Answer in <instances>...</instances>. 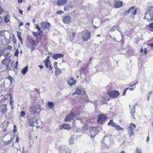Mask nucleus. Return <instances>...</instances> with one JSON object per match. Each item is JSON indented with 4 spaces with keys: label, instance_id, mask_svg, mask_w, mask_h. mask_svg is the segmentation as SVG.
<instances>
[{
    "label": "nucleus",
    "instance_id": "nucleus-12",
    "mask_svg": "<svg viewBox=\"0 0 153 153\" xmlns=\"http://www.w3.org/2000/svg\"><path fill=\"white\" fill-rule=\"evenodd\" d=\"M114 0L115 2L114 3V5L116 8H119L123 5V3L122 1H118L116 0Z\"/></svg>",
    "mask_w": 153,
    "mask_h": 153
},
{
    "label": "nucleus",
    "instance_id": "nucleus-52",
    "mask_svg": "<svg viewBox=\"0 0 153 153\" xmlns=\"http://www.w3.org/2000/svg\"><path fill=\"white\" fill-rule=\"evenodd\" d=\"M7 99V98H6V97H4V98H2V99L1 100V102L3 103L4 102V100H6Z\"/></svg>",
    "mask_w": 153,
    "mask_h": 153
},
{
    "label": "nucleus",
    "instance_id": "nucleus-30",
    "mask_svg": "<svg viewBox=\"0 0 153 153\" xmlns=\"http://www.w3.org/2000/svg\"><path fill=\"white\" fill-rule=\"evenodd\" d=\"M115 128L117 130H120V129L123 131L124 130V129L123 128L121 127L118 125H116Z\"/></svg>",
    "mask_w": 153,
    "mask_h": 153
},
{
    "label": "nucleus",
    "instance_id": "nucleus-2",
    "mask_svg": "<svg viewBox=\"0 0 153 153\" xmlns=\"http://www.w3.org/2000/svg\"><path fill=\"white\" fill-rule=\"evenodd\" d=\"M90 31L85 30L82 32V39L83 41H87L91 37Z\"/></svg>",
    "mask_w": 153,
    "mask_h": 153
},
{
    "label": "nucleus",
    "instance_id": "nucleus-48",
    "mask_svg": "<svg viewBox=\"0 0 153 153\" xmlns=\"http://www.w3.org/2000/svg\"><path fill=\"white\" fill-rule=\"evenodd\" d=\"M149 26L151 28L153 29V22L149 24Z\"/></svg>",
    "mask_w": 153,
    "mask_h": 153
},
{
    "label": "nucleus",
    "instance_id": "nucleus-59",
    "mask_svg": "<svg viewBox=\"0 0 153 153\" xmlns=\"http://www.w3.org/2000/svg\"><path fill=\"white\" fill-rule=\"evenodd\" d=\"M7 104H4L3 105H2L0 107H4L6 108L7 107Z\"/></svg>",
    "mask_w": 153,
    "mask_h": 153
},
{
    "label": "nucleus",
    "instance_id": "nucleus-4",
    "mask_svg": "<svg viewBox=\"0 0 153 153\" xmlns=\"http://www.w3.org/2000/svg\"><path fill=\"white\" fill-rule=\"evenodd\" d=\"M107 117L104 114H100L98 115L97 121L100 123L103 124L105 123V120L106 119Z\"/></svg>",
    "mask_w": 153,
    "mask_h": 153
},
{
    "label": "nucleus",
    "instance_id": "nucleus-16",
    "mask_svg": "<svg viewBox=\"0 0 153 153\" xmlns=\"http://www.w3.org/2000/svg\"><path fill=\"white\" fill-rule=\"evenodd\" d=\"M50 23L47 22H43L41 24L42 27L45 29H48L50 26Z\"/></svg>",
    "mask_w": 153,
    "mask_h": 153
},
{
    "label": "nucleus",
    "instance_id": "nucleus-61",
    "mask_svg": "<svg viewBox=\"0 0 153 153\" xmlns=\"http://www.w3.org/2000/svg\"><path fill=\"white\" fill-rule=\"evenodd\" d=\"M19 138L18 137H17L16 138V142L18 143L19 141Z\"/></svg>",
    "mask_w": 153,
    "mask_h": 153
},
{
    "label": "nucleus",
    "instance_id": "nucleus-31",
    "mask_svg": "<svg viewBox=\"0 0 153 153\" xmlns=\"http://www.w3.org/2000/svg\"><path fill=\"white\" fill-rule=\"evenodd\" d=\"M66 148V146L65 145H62L60 147V151H64L65 150Z\"/></svg>",
    "mask_w": 153,
    "mask_h": 153
},
{
    "label": "nucleus",
    "instance_id": "nucleus-56",
    "mask_svg": "<svg viewBox=\"0 0 153 153\" xmlns=\"http://www.w3.org/2000/svg\"><path fill=\"white\" fill-rule=\"evenodd\" d=\"M147 53V51L146 48H145L144 50V53L146 55Z\"/></svg>",
    "mask_w": 153,
    "mask_h": 153
},
{
    "label": "nucleus",
    "instance_id": "nucleus-38",
    "mask_svg": "<svg viewBox=\"0 0 153 153\" xmlns=\"http://www.w3.org/2000/svg\"><path fill=\"white\" fill-rule=\"evenodd\" d=\"M21 117H24L26 115L25 112L24 111H21Z\"/></svg>",
    "mask_w": 153,
    "mask_h": 153
},
{
    "label": "nucleus",
    "instance_id": "nucleus-54",
    "mask_svg": "<svg viewBox=\"0 0 153 153\" xmlns=\"http://www.w3.org/2000/svg\"><path fill=\"white\" fill-rule=\"evenodd\" d=\"M13 41L14 44H16V40L15 37H13Z\"/></svg>",
    "mask_w": 153,
    "mask_h": 153
},
{
    "label": "nucleus",
    "instance_id": "nucleus-29",
    "mask_svg": "<svg viewBox=\"0 0 153 153\" xmlns=\"http://www.w3.org/2000/svg\"><path fill=\"white\" fill-rule=\"evenodd\" d=\"M49 62L48 61V59L45 60L44 61V62L45 63V66L47 68H48L49 67L48 64H49Z\"/></svg>",
    "mask_w": 153,
    "mask_h": 153
},
{
    "label": "nucleus",
    "instance_id": "nucleus-5",
    "mask_svg": "<svg viewBox=\"0 0 153 153\" xmlns=\"http://www.w3.org/2000/svg\"><path fill=\"white\" fill-rule=\"evenodd\" d=\"M107 94L109 96L113 98H116L120 94L119 92L116 90H113L108 91Z\"/></svg>",
    "mask_w": 153,
    "mask_h": 153
},
{
    "label": "nucleus",
    "instance_id": "nucleus-27",
    "mask_svg": "<svg viewBox=\"0 0 153 153\" xmlns=\"http://www.w3.org/2000/svg\"><path fill=\"white\" fill-rule=\"evenodd\" d=\"M35 45V43L34 42V40H32V42H30V45H31V48L32 50H33L34 49V46Z\"/></svg>",
    "mask_w": 153,
    "mask_h": 153
},
{
    "label": "nucleus",
    "instance_id": "nucleus-18",
    "mask_svg": "<svg viewBox=\"0 0 153 153\" xmlns=\"http://www.w3.org/2000/svg\"><path fill=\"white\" fill-rule=\"evenodd\" d=\"M64 56L63 54L61 53H57L53 55L52 58L55 60L57 59L58 58H61Z\"/></svg>",
    "mask_w": 153,
    "mask_h": 153
},
{
    "label": "nucleus",
    "instance_id": "nucleus-11",
    "mask_svg": "<svg viewBox=\"0 0 153 153\" xmlns=\"http://www.w3.org/2000/svg\"><path fill=\"white\" fill-rule=\"evenodd\" d=\"M67 82L70 86H72L75 84L76 80H75L73 77H71L68 79Z\"/></svg>",
    "mask_w": 153,
    "mask_h": 153
},
{
    "label": "nucleus",
    "instance_id": "nucleus-37",
    "mask_svg": "<svg viewBox=\"0 0 153 153\" xmlns=\"http://www.w3.org/2000/svg\"><path fill=\"white\" fill-rule=\"evenodd\" d=\"M19 53V49H16V51L14 53V55L16 56H18Z\"/></svg>",
    "mask_w": 153,
    "mask_h": 153
},
{
    "label": "nucleus",
    "instance_id": "nucleus-53",
    "mask_svg": "<svg viewBox=\"0 0 153 153\" xmlns=\"http://www.w3.org/2000/svg\"><path fill=\"white\" fill-rule=\"evenodd\" d=\"M6 65V69H9V70L11 69V68L9 66V65L8 64L5 65Z\"/></svg>",
    "mask_w": 153,
    "mask_h": 153
},
{
    "label": "nucleus",
    "instance_id": "nucleus-40",
    "mask_svg": "<svg viewBox=\"0 0 153 153\" xmlns=\"http://www.w3.org/2000/svg\"><path fill=\"white\" fill-rule=\"evenodd\" d=\"M13 131L14 133H16L17 131V127L16 125H14V129H13Z\"/></svg>",
    "mask_w": 153,
    "mask_h": 153
},
{
    "label": "nucleus",
    "instance_id": "nucleus-13",
    "mask_svg": "<svg viewBox=\"0 0 153 153\" xmlns=\"http://www.w3.org/2000/svg\"><path fill=\"white\" fill-rule=\"evenodd\" d=\"M74 6V5L71 3H68L64 7V11H66L69 10Z\"/></svg>",
    "mask_w": 153,
    "mask_h": 153
},
{
    "label": "nucleus",
    "instance_id": "nucleus-32",
    "mask_svg": "<svg viewBox=\"0 0 153 153\" xmlns=\"http://www.w3.org/2000/svg\"><path fill=\"white\" fill-rule=\"evenodd\" d=\"M8 60V59H4L1 61V62L3 65H6L7 63V62Z\"/></svg>",
    "mask_w": 153,
    "mask_h": 153
},
{
    "label": "nucleus",
    "instance_id": "nucleus-62",
    "mask_svg": "<svg viewBox=\"0 0 153 153\" xmlns=\"http://www.w3.org/2000/svg\"><path fill=\"white\" fill-rule=\"evenodd\" d=\"M23 23L22 22H20L19 24V27L21 26L22 25H23Z\"/></svg>",
    "mask_w": 153,
    "mask_h": 153
},
{
    "label": "nucleus",
    "instance_id": "nucleus-34",
    "mask_svg": "<svg viewBox=\"0 0 153 153\" xmlns=\"http://www.w3.org/2000/svg\"><path fill=\"white\" fill-rule=\"evenodd\" d=\"M138 81L137 80L136 81V82L134 84H132L133 82H131L129 84V85L131 87H133V86H135L136 85H137L138 83Z\"/></svg>",
    "mask_w": 153,
    "mask_h": 153
},
{
    "label": "nucleus",
    "instance_id": "nucleus-64",
    "mask_svg": "<svg viewBox=\"0 0 153 153\" xmlns=\"http://www.w3.org/2000/svg\"><path fill=\"white\" fill-rule=\"evenodd\" d=\"M149 45L151 46V47L153 48V43H150L149 44Z\"/></svg>",
    "mask_w": 153,
    "mask_h": 153
},
{
    "label": "nucleus",
    "instance_id": "nucleus-33",
    "mask_svg": "<svg viewBox=\"0 0 153 153\" xmlns=\"http://www.w3.org/2000/svg\"><path fill=\"white\" fill-rule=\"evenodd\" d=\"M117 28H118V27L117 26H114L110 29V30L111 31H114Z\"/></svg>",
    "mask_w": 153,
    "mask_h": 153
},
{
    "label": "nucleus",
    "instance_id": "nucleus-28",
    "mask_svg": "<svg viewBox=\"0 0 153 153\" xmlns=\"http://www.w3.org/2000/svg\"><path fill=\"white\" fill-rule=\"evenodd\" d=\"M7 110V109L6 108L3 107V108H2L1 112L2 114H4L5 112H6Z\"/></svg>",
    "mask_w": 153,
    "mask_h": 153
},
{
    "label": "nucleus",
    "instance_id": "nucleus-17",
    "mask_svg": "<svg viewBox=\"0 0 153 153\" xmlns=\"http://www.w3.org/2000/svg\"><path fill=\"white\" fill-rule=\"evenodd\" d=\"M37 120L35 119L34 118H33L29 120V123H30V125L31 126H35L34 124L36 122V124H38Z\"/></svg>",
    "mask_w": 153,
    "mask_h": 153
},
{
    "label": "nucleus",
    "instance_id": "nucleus-45",
    "mask_svg": "<svg viewBox=\"0 0 153 153\" xmlns=\"http://www.w3.org/2000/svg\"><path fill=\"white\" fill-rule=\"evenodd\" d=\"M8 79L10 80L11 84H12V80L13 79L12 77L11 76H9L8 77Z\"/></svg>",
    "mask_w": 153,
    "mask_h": 153
},
{
    "label": "nucleus",
    "instance_id": "nucleus-57",
    "mask_svg": "<svg viewBox=\"0 0 153 153\" xmlns=\"http://www.w3.org/2000/svg\"><path fill=\"white\" fill-rule=\"evenodd\" d=\"M50 64H51V63H49V70H52L53 69V67H51V65Z\"/></svg>",
    "mask_w": 153,
    "mask_h": 153
},
{
    "label": "nucleus",
    "instance_id": "nucleus-42",
    "mask_svg": "<svg viewBox=\"0 0 153 153\" xmlns=\"http://www.w3.org/2000/svg\"><path fill=\"white\" fill-rule=\"evenodd\" d=\"M77 120H79L81 122V123H82L83 124H85V123L83 121V120L82 119V118H77Z\"/></svg>",
    "mask_w": 153,
    "mask_h": 153
},
{
    "label": "nucleus",
    "instance_id": "nucleus-1",
    "mask_svg": "<svg viewBox=\"0 0 153 153\" xmlns=\"http://www.w3.org/2000/svg\"><path fill=\"white\" fill-rule=\"evenodd\" d=\"M110 136L109 135H107L102 138L101 143L102 146L108 148L111 146L112 142L110 137Z\"/></svg>",
    "mask_w": 153,
    "mask_h": 153
},
{
    "label": "nucleus",
    "instance_id": "nucleus-20",
    "mask_svg": "<svg viewBox=\"0 0 153 153\" xmlns=\"http://www.w3.org/2000/svg\"><path fill=\"white\" fill-rule=\"evenodd\" d=\"M135 107L134 105L131 109L130 113L131 114L132 117L133 118H134V113L135 112Z\"/></svg>",
    "mask_w": 153,
    "mask_h": 153
},
{
    "label": "nucleus",
    "instance_id": "nucleus-10",
    "mask_svg": "<svg viewBox=\"0 0 153 153\" xmlns=\"http://www.w3.org/2000/svg\"><path fill=\"white\" fill-rule=\"evenodd\" d=\"M74 117V114L71 112L66 117L65 120V122L69 121L71 120Z\"/></svg>",
    "mask_w": 153,
    "mask_h": 153
},
{
    "label": "nucleus",
    "instance_id": "nucleus-26",
    "mask_svg": "<svg viewBox=\"0 0 153 153\" xmlns=\"http://www.w3.org/2000/svg\"><path fill=\"white\" fill-rule=\"evenodd\" d=\"M74 139L73 137H71L69 140V144L70 145H72L74 143Z\"/></svg>",
    "mask_w": 153,
    "mask_h": 153
},
{
    "label": "nucleus",
    "instance_id": "nucleus-7",
    "mask_svg": "<svg viewBox=\"0 0 153 153\" xmlns=\"http://www.w3.org/2000/svg\"><path fill=\"white\" fill-rule=\"evenodd\" d=\"M85 91L83 88H77L75 92L73 93V95H74V94H83L85 93Z\"/></svg>",
    "mask_w": 153,
    "mask_h": 153
},
{
    "label": "nucleus",
    "instance_id": "nucleus-3",
    "mask_svg": "<svg viewBox=\"0 0 153 153\" xmlns=\"http://www.w3.org/2000/svg\"><path fill=\"white\" fill-rule=\"evenodd\" d=\"M135 125L133 123H131L129 127L128 128V133L129 134L130 137L132 135H134V130L136 128Z\"/></svg>",
    "mask_w": 153,
    "mask_h": 153
},
{
    "label": "nucleus",
    "instance_id": "nucleus-25",
    "mask_svg": "<svg viewBox=\"0 0 153 153\" xmlns=\"http://www.w3.org/2000/svg\"><path fill=\"white\" fill-rule=\"evenodd\" d=\"M17 36L21 44H22V39L21 37V33H17Z\"/></svg>",
    "mask_w": 153,
    "mask_h": 153
},
{
    "label": "nucleus",
    "instance_id": "nucleus-58",
    "mask_svg": "<svg viewBox=\"0 0 153 153\" xmlns=\"http://www.w3.org/2000/svg\"><path fill=\"white\" fill-rule=\"evenodd\" d=\"M129 11H128V10L126 11H125L124 13V15H127V14H128L129 13Z\"/></svg>",
    "mask_w": 153,
    "mask_h": 153
},
{
    "label": "nucleus",
    "instance_id": "nucleus-9",
    "mask_svg": "<svg viewBox=\"0 0 153 153\" xmlns=\"http://www.w3.org/2000/svg\"><path fill=\"white\" fill-rule=\"evenodd\" d=\"M146 17L148 22H150L153 21V13H148L146 12Z\"/></svg>",
    "mask_w": 153,
    "mask_h": 153
},
{
    "label": "nucleus",
    "instance_id": "nucleus-44",
    "mask_svg": "<svg viewBox=\"0 0 153 153\" xmlns=\"http://www.w3.org/2000/svg\"><path fill=\"white\" fill-rule=\"evenodd\" d=\"M135 6H132L128 10V11H129V12H131L133 10L134 8H135Z\"/></svg>",
    "mask_w": 153,
    "mask_h": 153
},
{
    "label": "nucleus",
    "instance_id": "nucleus-43",
    "mask_svg": "<svg viewBox=\"0 0 153 153\" xmlns=\"http://www.w3.org/2000/svg\"><path fill=\"white\" fill-rule=\"evenodd\" d=\"M10 141V140H8L7 141H4V143L6 145H7L11 143Z\"/></svg>",
    "mask_w": 153,
    "mask_h": 153
},
{
    "label": "nucleus",
    "instance_id": "nucleus-22",
    "mask_svg": "<svg viewBox=\"0 0 153 153\" xmlns=\"http://www.w3.org/2000/svg\"><path fill=\"white\" fill-rule=\"evenodd\" d=\"M28 70V67L26 66L24 68L22 69V73H23V75H25L27 71Z\"/></svg>",
    "mask_w": 153,
    "mask_h": 153
},
{
    "label": "nucleus",
    "instance_id": "nucleus-49",
    "mask_svg": "<svg viewBox=\"0 0 153 153\" xmlns=\"http://www.w3.org/2000/svg\"><path fill=\"white\" fill-rule=\"evenodd\" d=\"M33 34L34 36H38V34L37 32H33Z\"/></svg>",
    "mask_w": 153,
    "mask_h": 153
},
{
    "label": "nucleus",
    "instance_id": "nucleus-6",
    "mask_svg": "<svg viewBox=\"0 0 153 153\" xmlns=\"http://www.w3.org/2000/svg\"><path fill=\"white\" fill-rule=\"evenodd\" d=\"M90 132L91 134V137L94 138L96 135L98 133V131L95 127H91L90 130Z\"/></svg>",
    "mask_w": 153,
    "mask_h": 153
},
{
    "label": "nucleus",
    "instance_id": "nucleus-63",
    "mask_svg": "<svg viewBox=\"0 0 153 153\" xmlns=\"http://www.w3.org/2000/svg\"><path fill=\"white\" fill-rule=\"evenodd\" d=\"M19 12L20 13V14L21 15H22V12H23V11L20 10V9H19Z\"/></svg>",
    "mask_w": 153,
    "mask_h": 153
},
{
    "label": "nucleus",
    "instance_id": "nucleus-41",
    "mask_svg": "<svg viewBox=\"0 0 153 153\" xmlns=\"http://www.w3.org/2000/svg\"><path fill=\"white\" fill-rule=\"evenodd\" d=\"M84 128V126H82V127H81V128H79L77 129V131L79 132H81V130H83Z\"/></svg>",
    "mask_w": 153,
    "mask_h": 153
},
{
    "label": "nucleus",
    "instance_id": "nucleus-47",
    "mask_svg": "<svg viewBox=\"0 0 153 153\" xmlns=\"http://www.w3.org/2000/svg\"><path fill=\"white\" fill-rule=\"evenodd\" d=\"M64 13V12L62 10H59L57 12V13L58 14H62Z\"/></svg>",
    "mask_w": 153,
    "mask_h": 153
},
{
    "label": "nucleus",
    "instance_id": "nucleus-21",
    "mask_svg": "<svg viewBox=\"0 0 153 153\" xmlns=\"http://www.w3.org/2000/svg\"><path fill=\"white\" fill-rule=\"evenodd\" d=\"M10 17L9 15L7 14L5 16L4 21L5 22L7 23L10 21Z\"/></svg>",
    "mask_w": 153,
    "mask_h": 153
},
{
    "label": "nucleus",
    "instance_id": "nucleus-14",
    "mask_svg": "<svg viewBox=\"0 0 153 153\" xmlns=\"http://www.w3.org/2000/svg\"><path fill=\"white\" fill-rule=\"evenodd\" d=\"M69 124H64L62 125L60 127V129L62 130L63 129L69 130L71 128V127Z\"/></svg>",
    "mask_w": 153,
    "mask_h": 153
},
{
    "label": "nucleus",
    "instance_id": "nucleus-51",
    "mask_svg": "<svg viewBox=\"0 0 153 153\" xmlns=\"http://www.w3.org/2000/svg\"><path fill=\"white\" fill-rule=\"evenodd\" d=\"M39 33L38 35H39L40 36H42V34L43 33L42 31V30H39Z\"/></svg>",
    "mask_w": 153,
    "mask_h": 153
},
{
    "label": "nucleus",
    "instance_id": "nucleus-23",
    "mask_svg": "<svg viewBox=\"0 0 153 153\" xmlns=\"http://www.w3.org/2000/svg\"><path fill=\"white\" fill-rule=\"evenodd\" d=\"M108 125H111L113 127H115L116 125L115 124V123L113 122V120H110L108 124Z\"/></svg>",
    "mask_w": 153,
    "mask_h": 153
},
{
    "label": "nucleus",
    "instance_id": "nucleus-24",
    "mask_svg": "<svg viewBox=\"0 0 153 153\" xmlns=\"http://www.w3.org/2000/svg\"><path fill=\"white\" fill-rule=\"evenodd\" d=\"M48 105L50 108H52L54 106V103L51 102H48Z\"/></svg>",
    "mask_w": 153,
    "mask_h": 153
},
{
    "label": "nucleus",
    "instance_id": "nucleus-35",
    "mask_svg": "<svg viewBox=\"0 0 153 153\" xmlns=\"http://www.w3.org/2000/svg\"><path fill=\"white\" fill-rule=\"evenodd\" d=\"M57 62H54V68H55L56 69V71H57V70H59V69L57 68Z\"/></svg>",
    "mask_w": 153,
    "mask_h": 153
},
{
    "label": "nucleus",
    "instance_id": "nucleus-46",
    "mask_svg": "<svg viewBox=\"0 0 153 153\" xmlns=\"http://www.w3.org/2000/svg\"><path fill=\"white\" fill-rule=\"evenodd\" d=\"M128 88H127L124 91L122 94V95L123 96H124L126 95V91L128 89Z\"/></svg>",
    "mask_w": 153,
    "mask_h": 153
},
{
    "label": "nucleus",
    "instance_id": "nucleus-19",
    "mask_svg": "<svg viewBox=\"0 0 153 153\" xmlns=\"http://www.w3.org/2000/svg\"><path fill=\"white\" fill-rule=\"evenodd\" d=\"M67 2V0H58L57 4L59 6H63Z\"/></svg>",
    "mask_w": 153,
    "mask_h": 153
},
{
    "label": "nucleus",
    "instance_id": "nucleus-8",
    "mask_svg": "<svg viewBox=\"0 0 153 153\" xmlns=\"http://www.w3.org/2000/svg\"><path fill=\"white\" fill-rule=\"evenodd\" d=\"M40 109V106L38 104H36V105H34V107L32 108V111H33L34 114L36 113H38L39 111H38Z\"/></svg>",
    "mask_w": 153,
    "mask_h": 153
},
{
    "label": "nucleus",
    "instance_id": "nucleus-39",
    "mask_svg": "<svg viewBox=\"0 0 153 153\" xmlns=\"http://www.w3.org/2000/svg\"><path fill=\"white\" fill-rule=\"evenodd\" d=\"M7 64H8L9 65V66L10 67V65H12V61L10 59L8 60L7 61V62L6 63Z\"/></svg>",
    "mask_w": 153,
    "mask_h": 153
},
{
    "label": "nucleus",
    "instance_id": "nucleus-50",
    "mask_svg": "<svg viewBox=\"0 0 153 153\" xmlns=\"http://www.w3.org/2000/svg\"><path fill=\"white\" fill-rule=\"evenodd\" d=\"M35 28L37 29L39 31L40 30L41 27H39V25H37L36 27Z\"/></svg>",
    "mask_w": 153,
    "mask_h": 153
},
{
    "label": "nucleus",
    "instance_id": "nucleus-60",
    "mask_svg": "<svg viewBox=\"0 0 153 153\" xmlns=\"http://www.w3.org/2000/svg\"><path fill=\"white\" fill-rule=\"evenodd\" d=\"M12 47L11 46L8 45L7 47V49H8L11 50Z\"/></svg>",
    "mask_w": 153,
    "mask_h": 153
},
{
    "label": "nucleus",
    "instance_id": "nucleus-36",
    "mask_svg": "<svg viewBox=\"0 0 153 153\" xmlns=\"http://www.w3.org/2000/svg\"><path fill=\"white\" fill-rule=\"evenodd\" d=\"M136 153H142L141 149H139L138 148L136 149Z\"/></svg>",
    "mask_w": 153,
    "mask_h": 153
},
{
    "label": "nucleus",
    "instance_id": "nucleus-55",
    "mask_svg": "<svg viewBox=\"0 0 153 153\" xmlns=\"http://www.w3.org/2000/svg\"><path fill=\"white\" fill-rule=\"evenodd\" d=\"M136 10H134L131 13L132 14H133L134 15H135L136 14Z\"/></svg>",
    "mask_w": 153,
    "mask_h": 153
},
{
    "label": "nucleus",
    "instance_id": "nucleus-15",
    "mask_svg": "<svg viewBox=\"0 0 153 153\" xmlns=\"http://www.w3.org/2000/svg\"><path fill=\"white\" fill-rule=\"evenodd\" d=\"M71 17L69 16H66L64 17L63 19V22L65 24L69 23L71 21Z\"/></svg>",
    "mask_w": 153,
    "mask_h": 153
}]
</instances>
